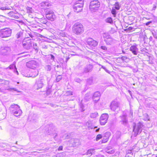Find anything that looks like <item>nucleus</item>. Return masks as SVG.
Wrapping results in <instances>:
<instances>
[{
  "label": "nucleus",
  "instance_id": "3c124183",
  "mask_svg": "<svg viewBox=\"0 0 157 157\" xmlns=\"http://www.w3.org/2000/svg\"><path fill=\"white\" fill-rule=\"evenodd\" d=\"M0 9L2 10H4L7 9H6L5 7H1L0 8Z\"/></svg>",
  "mask_w": 157,
  "mask_h": 157
},
{
  "label": "nucleus",
  "instance_id": "412c9836",
  "mask_svg": "<svg viewBox=\"0 0 157 157\" xmlns=\"http://www.w3.org/2000/svg\"><path fill=\"white\" fill-rule=\"evenodd\" d=\"M104 41L108 44H110L113 42L114 40L110 36L108 39H105Z\"/></svg>",
  "mask_w": 157,
  "mask_h": 157
},
{
  "label": "nucleus",
  "instance_id": "2eb2a0df",
  "mask_svg": "<svg viewBox=\"0 0 157 157\" xmlns=\"http://www.w3.org/2000/svg\"><path fill=\"white\" fill-rule=\"evenodd\" d=\"M22 45L23 47L27 49H30L31 47L32 46V44L31 41H29L28 42H26L24 43L23 42L22 43Z\"/></svg>",
  "mask_w": 157,
  "mask_h": 157
},
{
  "label": "nucleus",
  "instance_id": "c03bdc74",
  "mask_svg": "<svg viewBox=\"0 0 157 157\" xmlns=\"http://www.w3.org/2000/svg\"><path fill=\"white\" fill-rule=\"evenodd\" d=\"M74 142L75 143V145H78V144H77V143H78V140H74Z\"/></svg>",
  "mask_w": 157,
  "mask_h": 157
},
{
  "label": "nucleus",
  "instance_id": "0e129e2a",
  "mask_svg": "<svg viewBox=\"0 0 157 157\" xmlns=\"http://www.w3.org/2000/svg\"><path fill=\"white\" fill-rule=\"evenodd\" d=\"M2 92V90L1 88H0V92Z\"/></svg>",
  "mask_w": 157,
  "mask_h": 157
},
{
  "label": "nucleus",
  "instance_id": "6e6552de",
  "mask_svg": "<svg viewBox=\"0 0 157 157\" xmlns=\"http://www.w3.org/2000/svg\"><path fill=\"white\" fill-rule=\"evenodd\" d=\"M110 107L112 111L117 112L120 109V103L116 101H113L111 103Z\"/></svg>",
  "mask_w": 157,
  "mask_h": 157
},
{
  "label": "nucleus",
  "instance_id": "e2e57ef3",
  "mask_svg": "<svg viewBox=\"0 0 157 157\" xmlns=\"http://www.w3.org/2000/svg\"><path fill=\"white\" fill-rule=\"evenodd\" d=\"M12 89H13V90H14L15 91H16V90H15V89L14 88H12Z\"/></svg>",
  "mask_w": 157,
  "mask_h": 157
},
{
  "label": "nucleus",
  "instance_id": "ddd939ff",
  "mask_svg": "<svg viewBox=\"0 0 157 157\" xmlns=\"http://www.w3.org/2000/svg\"><path fill=\"white\" fill-rule=\"evenodd\" d=\"M88 44L90 46H96L98 44V42L92 38H88L87 40Z\"/></svg>",
  "mask_w": 157,
  "mask_h": 157
},
{
  "label": "nucleus",
  "instance_id": "69168bd1",
  "mask_svg": "<svg viewBox=\"0 0 157 157\" xmlns=\"http://www.w3.org/2000/svg\"><path fill=\"white\" fill-rule=\"evenodd\" d=\"M47 132H48V133H49L50 132L49 131H48H48H47Z\"/></svg>",
  "mask_w": 157,
  "mask_h": 157
},
{
  "label": "nucleus",
  "instance_id": "f704fd0d",
  "mask_svg": "<svg viewBox=\"0 0 157 157\" xmlns=\"http://www.w3.org/2000/svg\"><path fill=\"white\" fill-rule=\"evenodd\" d=\"M62 78V77L60 75H59L58 76L56 79V81L57 82H59L60 80Z\"/></svg>",
  "mask_w": 157,
  "mask_h": 157
},
{
  "label": "nucleus",
  "instance_id": "338daca9",
  "mask_svg": "<svg viewBox=\"0 0 157 157\" xmlns=\"http://www.w3.org/2000/svg\"><path fill=\"white\" fill-rule=\"evenodd\" d=\"M57 136V134H56V135L55 136V137H54V138H55V137H56Z\"/></svg>",
  "mask_w": 157,
  "mask_h": 157
},
{
  "label": "nucleus",
  "instance_id": "a18cd8bd",
  "mask_svg": "<svg viewBox=\"0 0 157 157\" xmlns=\"http://www.w3.org/2000/svg\"><path fill=\"white\" fill-rule=\"evenodd\" d=\"M34 73H35L34 74V75L33 76V77H35L37 76L38 74V71H36L35 72H34Z\"/></svg>",
  "mask_w": 157,
  "mask_h": 157
},
{
  "label": "nucleus",
  "instance_id": "09e8293b",
  "mask_svg": "<svg viewBox=\"0 0 157 157\" xmlns=\"http://www.w3.org/2000/svg\"><path fill=\"white\" fill-rule=\"evenodd\" d=\"M108 139L107 138L105 140H104V139L102 140V143H105L108 141Z\"/></svg>",
  "mask_w": 157,
  "mask_h": 157
},
{
  "label": "nucleus",
  "instance_id": "2f4dec72",
  "mask_svg": "<svg viewBox=\"0 0 157 157\" xmlns=\"http://www.w3.org/2000/svg\"><path fill=\"white\" fill-rule=\"evenodd\" d=\"M102 137V136L101 134H98V135L97 136L96 138V140L97 141L101 138Z\"/></svg>",
  "mask_w": 157,
  "mask_h": 157
},
{
  "label": "nucleus",
  "instance_id": "58836bf2",
  "mask_svg": "<svg viewBox=\"0 0 157 157\" xmlns=\"http://www.w3.org/2000/svg\"><path fill=\"white\" fill-rule=\"evenodd\" d=\"M52 91L51 89L49 88H48L46 91V94L47 95H49L51 93Z\"/></svg>",
  "mask_w": 157,
  "mask_h": 157
},
{
  "label": "nucleus",
  "instance_id": "f257e3e1",
  "mask_svg": "<svg viewBox=\"0 0 157 157\" xmlns=\"http://www.w3.org/2000/svg\"><path fill=\"white\" fill-rule=\"evenodd\" d=\"M72 31L74 33L77 35H80L84 31L83 26L82 24L79 22L74 24L72 26Z\"/></svg>",
  "mask_w": 157,
  "mask_h": 157
},
{
  "label": "nucleus",
  "instance_id": "72a5a7b5",
  "mask_svg": "<svg viewBox=\"0 0 157 157\" xmlns=\"http://www.w3.org/2000/svg\"><path fill=\"white\" fill-rule=\"evenodd\" d=\"M110 36V35H109L106 33H104L103 35V37L104 38H105V39H108Z\"/></svg>",
  "mask_w": 157,
  "mask_h": 157
},
{
  "label": "nucleus",
  "instance_id": "5fc2aeb1",
  "mask_svg": "<svg viewBox=\"0 0 157 157\" xmlns=\"http://www.w3.org/2000/svg\"><path fill=\"white\" fill-rule=\"evenodd\" d=\"M14 72L16 73L17 75H18V71L17 70V69H14Z\"/></svg>",
  "mask_w": 157,
  "mask_h": 157
},
{
  "label": "nucleus",
  "instance_id": "6e6d98bb",
  "mask_svg": "<svg viewBox=\"0 0 157 157\" xmlns=\"http://www.w3.org/2000/svg\"><path fill=\"white\" fill-rule=\"evenodd\" d=\"M97 157H105L103 155H98Z\"/></svg>",
  "mask_w": 157,
  "mask_h": 157
},
{
  "label": "nucleus",
  "instance_id": "774afa93",
  "mask_svg": "<svg viewBox=\"0 0 157 157\" xmlns=\"http://www.w3.org/2000/svg\"><path fill=\"white\" fill-rule=\"evenodd\" d=\"M33 115H34V116H36V115L35 114H34Z\"/></svg>",
  "mask_w": 157,
  "mask_h": 157
},
{
  "label": "nucleus",
  "instance_id": "13d9d810",
  "mask_svg": "<svg viewBox=\"0 0 157 157\" xmlns=\"http://www.w3.org/2000/svg\"><path fill=\"white\" fill-rule=\"evenodd\" d=\"M4 81H5L3 79H0V83H3L2 82Z\"/></svg>",
  "mask_w": 157,
  "mask_h": 157
},
{
  "label": "nucleus",
  "instance_id": "864d4df0",
  "mask_svg": "<svg viewBox=\"0 0 157 157\" xmlns=\"http://www.w3.org/2000/svg\"><path fill=\"white\" fill-rule=\"evenodd\" d=\"M105 71L107 72V73L110 74V72L109 71V70L108 69H104Z\"/></svg>",
  "mask_w": 157,
  "mask_h": 157
},
{
  "label": "nucleus",
  "instance_id": "052dcab7",
  "mask_svg": "<svg viewBox=\"0 0 157 157\" xmlns=\"http://www.w3.org/2000/svg\"><path fill=\"white\" fill-rule=\"evenodd\" d=\"M99 129L100 128H99L98 129H97L96 130V132H98L99 131Z\"/></svg>",
  "mask_w": 157,
  "mask_h": 157
},
{
  "label": "nucleus",
  "instance_id": "8fccbe9b",
  "mask_svg": "<svg viewBox=\"0 0 157 157\" xmlns=\"http://www.w3.org/2000/svg\"><path fill=\"white\" fill-rule=\"evenodd\" d=\"M151 23V21H149L146 23V25L147 26H148Z\"/></svg>",
  "mask_w": 157,
  "mask_h": 157
},
{
  "label": "nucleus",
  "instance_id": "7c9ffc66",
  "mask_svg": "<svg viewBox=\"0 0 157 157\" xmlns=\"http://www.w3.org/2000/svg\"><path fill=\"white\" fill-rule=\"evenodd\" d=\"M26 10H27V12L28 13H31L32 12L33 9L31 7H26Z\"/></svg>",
  "mask_w": 157,
  "mask_h": 157
},
{
  "label": "nucleus",
  "instance_id": "9b49d317",
  "mask_svg": "<svg viewBox=\"0 0 157 157\" xmlns=\"http://www.w3.org/2000/svg\"><path fill=\"white\" fill-rule=\"evenodd\" d=\"M120 118L121 119L120 121L121 123L124 125H126L128 123L127 115L125 114H124L121 116H120Z\"/></svg>",
  "mask_w": 157,
  "mask_h": 157
},
{
  "label": "nucleus",
  "instance_id": "5701e85b",
  "mask_svg": "<svg viewBox=\"0 0 157 157\" xmlns=\"http://www.w3.org/2000/svg\"><path fill=\"white\" fill-rule=\"evenodd\" d=\"M40 5L41 6H47L48 7L51 5V4L47 2H43L40 3Z\"/></svg>",
  "mask_w": 157,
  "mask_h": 157
},
{
  "label": "nucleus",
  "instance_id": "20e7f679",
  "mask_svg": "<svg viewBox=\"0 0 157 157\" xmlns=\"http://www.w3.org/2000/svg\"><path fill=\"white\" fill-rule=\"evenodd\" d=\"M83 1L82 0L77 1L73 6V8L75 12L77 13L81 12L83 6Z\"/></svg>",
  "mask_w": 157,
  "mask_h": 157
},
{
  "label": "nucleus",
  "instance_id": "7ed1b4c3",
  "mask_svg": "<svg viewBox=\"0 0 157 157\" xmlns=\"http://www.w3.org/2000/svg\"><path fill=\"white\" fill-rule=\"evenodd\" d=\"M100 6V3L98 0L91 1L89 6V9L92 12H94L98 10Z\"/></svg>",
  "mask_w": 157,
  "mask_h": 157
},
{
  "label": "nucleus",
  "instance_id": "ea45409f",
  "mask_svg": "<svg viewBox=\"0 0 157 157\" xmlns=\"http://www.w3.org/2000/svg\"><path fill=\"white\" fill-rule=\"evenodd\" d=\"M48 56H50V59L51 60L53 61H54L55 59V57L52 54H50V55H49Z\"/></svg>",
  "mask_w": 157,
  "mask_h": 157
},
{
  "label": "nucleus",
  "instance_id": "4468645a",
  "mask_svg": "<svg viewBox=\"0 0 157 157\" xmlns=\"http://www.w3.org/2000/svg\"><path fill=\"white\" fill-rule=\"evenodd\" d=\"M36 63V62L35 61H31L27 63L26 65L29 69H33V68H35L34 65H35Z\"/></svg>",
  "mask_w": 157,
  "mask_h": 157
},
{
  "label": "nucleus",
  "instance_id": "a878e982",
  "mask_svg": "<svg viewBox=\"0 0 157 157\" xmlns=\"http://www.w3.org/2000/svg\"><path fill=\"white\" fill-rule=\"evenodd\" d=\"M23 35V33L21 32H18L16 34V37L17 38H19L21 37Z\"/></svg>",
  "mask_w": 157,
  "mask_h": 157
},
{
  "label": "nucleus",
  "instance_id": "f03ea898",
  "mask_svg": "<svg viewBox=\"0 0 157 157\" xmlns=\"http://www.w3.org/2000/svg\"><path fill=\"white\" fill-rule=\"evenodd\" d=\"M10 113L16 117H18L22 114V111L17 104H13L9 107Z\"/></svg>",
  "mask_w": 157,
  "mask_h": 157
},
{
  "label": "nucleus",
  "instance_id": "4c0bfd02",
  "mask_svg": "<svg viewBox=\"0 0 157 157\" xmlns=\"http://www.w3.org/2000/svg\"><path fill=\"white\" fill-rule=\"evenodd\" d=\"M115 136H116V138L117 139H118L119 138L120 136V132H117L116 134L114 135Z\"/></svg>",
  "mask_w": 157,
  "mask_h": 157
},
{
  "label": "nucleus",
  "instance_id": "a19ab883",
  "mask_svg": "<svg viewBox=\"0 0 157 157\" xmlns=\"http://www.w3.org/2000/svg\"><path fill=\"white\" fill-rule=\"evenodd\" d=\"M52 125H48L47 128H48V130H50L51 132L52 131Z\"/></svg>",
  "mask_w": 157,
  "mask_h": 157
},
{
  "label": "nucleus",
  "instance_id": "423d86ee",
  "mask_svg": "<svg viewBox=\"0 0 157 157\" xmlns=\"http://www.w3.org/2000/svg\"><path fill=\"white\" fill-rule=\"evenodd\" d=\"M144 125L140 122H139L137 124H135L133 127V131L134 132V135L136 136L138 134H140L142 131Z\"/></svg>",
  "mask_w": 157,
  "mask_h": 157
},
{
  "label": "nucleus",
  "instance_id": "39448f33",
  "mask_svg": "<svg viewBox=\"0 0 157 157\" xmlns=\"http://www.w3.org/2000/svg\"><path fill=\"white\" fill-rule=\"evenodd\" d=\"M12 33L11 30L7 28L0 30V36L1 38H6L10 36Z\"/></svg>",
  "mask_w": 157,
  "mask_h": 157
},
{
  "label": "nucleus",
  "instance_id": "1a4fd4ad",
  "mask_svg": "<svg viewBox=\"0 0 157 157\" xmlns=\"http://www.w3.org/2000/svg\"><path fill=\"white\" fill-rule=\"evenodd\" d=\"M11 51L10 48L8 47H2L0 49L1 54L4 56L7 55Z\"/></svg>",
  "mask_w": 157,
  "mask_h": 157
},
{
  "label": "nucleus",
  "instance_id": "4be33fe9",
  "mask_svg": "<svg viewBox=\"0 0 157 157\" xmlns=\"http://www.w3.org/2000/svg\"><path fill=\"white\" fill-rule=\"evenodd\" d=\"M105 21L106 23H109L111 24H113V23L112 18L111 17H107L105 20Z\"/></svg>",
  "mask_w": 157,
  "mask_h": 157
},
{
  "label": "nucleus",
  "instance_id": "f8f14e48",
  "mask_svg": "<svg viewBox=\"0 0 157 157\" xmlns=\"http://www.w3.org/2000/svg\"><path fill=\"white\" fill-rule=\"evenodd\" d=\"M98 81L95 78L90 77L87 80V83L88 84L91 85L97 82Z\"/></svg>",
  "mask_w": 157,
  "mask_h": 157
},
{
  "label": "nucleus",
  "instance_id": "4d7b16f0",
  "mask_svg": "<svg viewBox=\"0 0 157 157\" xmlns=\"http://www.w3.org/2000/svg\"><path fill=\"white\" fill-rule=\"evenodd\" d=\"M89 71H90L89 69H85V72L87 73V72H89Z\"/></svg>",
  "mask_w": 157,
  "mask_h": 157
},
{
  "label": "nucleus",
  "instance_id": "cd10ccee",
  "mask_svg": "<svg viewBox=\"0 0 157 157\" xmlns=\"http://www.w3.org/2000/svg\"><path fill=\"white\" fill-rule=\"evenodd\" d=\"M98 115V113H93L90 114V117L92 118H94Z\"/></svg>",
  "mask_w": 157,
  "mask_h": 157
},
{
  "label": "nucleus",
  "instance_id": "e433bc0d",
  "mask_svg": "<svg viewBox=\"0 0 157 157\" xmlns=\"http://www.w3.org/2000/svg\"><path fill=\"white\" fill-rule=\"evenodd\" d=\"M65 95L66 96H70L72 95V92L71 91H67L65 94Z\"/></svg>",
  "mask_w": 157,
  "mask_h": 157
},
{
  "label": "nucleus",
  "instance_id": "de8ad7c7",
  "mask_svg": "<svg viewBox=\"0 0 157 157\" xmlns=\"http://www.w3.org/2000/svg\"><path fill=\"white\" fill-rule=\"evenodd\" d=\"M107 152L109 154H112V153H113L114 152V151L113 150H112L110 151H108V152Z\"/></svg>",
  "mask_w": 157,
  "mask_h": 157
},
{
  "label": "nucleus",
  "instance_id": "bf43d9fd",
  "mask_svg": "<svg viewBox=\"0 0 157 157\" xmlns=\"http://www.w3.org/2000/svg\"><path fill=\"white\" fill-rule=\"evenodd\" d=\"M138 71V69H133V71L134 72H137Z\"/></svg>",
  "mask_w": 157,
  "mask_h": 157
},
{
  "label": "nucleus",
  "instance_id": "680f3d73",
  "mask_svg": "<svg viewBox=\"0 0 157 157\" xmlns=\"http://www.w3.org/2000/svg\"><path fill=\"white\" fill-rule=\"evenodd\" d=\"M48 69H50V68L51 69V66L49 65H48Z\"/></svg>",
  "mask_w": 157,
  "mask_h": 157
},
{
  "label": "nucleus",
  "instance_id": "79ce46f5",
  "mask_svg": "<svg viewBox=\"0 0 157 157\" xmlns=\"http://www.w3.org/2000/svg\"><path fill=\"white\" fill-rule=\"evenodd\" d=\"M101 49L104 50H107V48L105 46H102L101 47Z\"/></svg>",
  "mask_w": 157,
  "mask_h": 157
},
{
  "label": "nucleus",
  "instance_id": "37998d69",
  "mask_svg": "<svg viewBox=\"0 0 157 157\" xmlns=\"http://www.w3.org/2000/svg\"><path fill=\"white\" fill-rule=\"evenodd\" d=\"M18 21V23L19 24V25H22L24 24V23L22 21Z\"/></svg>",
  "mask_w": 157,
  "mask_h": 157
},
{
  "label": "nucleus",
  "instance_id": "393cba45",
  "mask_svg": "<svg viewBox=\"0 0 157 157\" xmlns=\"http://www.w3.org/2000/svg\"><path fill=\"white\" fill-rule=\"evenodd\" d=\"M114 8L115 9L118 10L120 9V6L119 5V3L118 2H116L114 4Z\"/></svg>",
  "mask_w": 157,
  "mask_h": 157
},
{
  "label": "nucleus",
  "instance_id": "bb28decb",
  "mask_svg": "<svg viewBox=\"0 0 157 157\" xmlns=\"http://www.w3.org/2000/svg\"><path fill=\"white\" fill-rule=\"evenodd\" d=\"M33 48L36 51L38 52V48L37 46V44L36 43H33Z\"/></svg>",
  "mask_w": 157,
  "mask_h": 157
},
{
  "label": "nucleus",
  "instance_id": "a211bd4d",
  "mask_svg": "<svg viewBox=\"0 0 157 157\" xmlns=\"http://www.w3.org/2000/svg\"><path fill=\"white\" fill-rule=\"evenodd\" d=\"M36 84L38 87L37 88V90H38L40 88H42L43 85V80L40 79V80L36 82Z\"/></svg>",
  "mask_w": 157,
  "mask_h": 157
},
{
  "label": "nucleus",
  "instance_id": "b1692460",
  "mask_svg": "<svg viewBox=\"0 0 157 157\" xmlns=\"http://www.w3.org/2000/svg\"><path fill=\"white\" fill-rule=\"evenodd\" d=\"M8 15L10 17H13L15 18H18V16H15V13L13 12H10L8 13Z\"/></svg>",
  "mask_w": 157,
  "mask_h": 157
},
{
  "label": "nucleus",
  "instance_id": "603ef678",
  "mask_svg": "<svg viewBox=\"0 0 157 157\" xmlns=\"http://www.w3.org/2000/svg\"><path fill=\"white\" fill-rule=\"evenodd\" d=\"M93 99L94 101L95 102H97L98 101L95 100H96V99H97L96 98H93Z\"/></svg>",
  "mask_w": 157,
  "mask_h": 157
},
{
  "label": "nucleus",
  "instance_id": "0eeeda50",
  "mask_svg": "<svg viewBox=\"0 0 157 157\" xmlns=\"http://www.w3.org/2000/svg\"><path fill=\"white\" fill-rule=\"evenodd\" d=\"M46 18L51 21H54L56 19V16L53 11L50 10H47L45 12Z\"/></svg>",
  "mask_w": 157,
  "mask_h": 157
},
{
  "label": "nucleus",
  "instance_id": "aec40b11",
  "mask_svg": "<svg viewBox=\"0 0 157 157\" xmlns=\"http://www.w3.org/2000/svg\"><path fill=\"white\" fill-rule=\"evenodd\" d=\"M100 92L98 91H97L95 92L93 95V98H96L97 99L96 101H99L100 99Z\"/></svg>",
  "mask_w": 157,
  "mask_h": 157
},
{
  "label": "nucleus",
  "instance_id": "6ab92c4d",
  "mask_svg": "<svg viewBox=\"0 0 157 157\" xmlns=\"http://www.w3.org/2000/svg\"><path fill=\"white\" fill-rule=\"evenodd\" d=\"M85 126L88 127L89 129H92L94 128V126L92 124V122L90 121L86 122L85 124Z\"/></svg>",
  "mask_w": 157,
  "mask_h": 157
},
{
  "label": "nucleus",
  "instance_id": "49530a36",
  "mask_svg": "<svg viewBox=\"0 0 157 157\" xmlns=\"http://www.w3.org/2000/svg\"><path fill=\"white\" fill-rule=\"evenodd\" d=\"M63 150V147L62 146H60L58 149V151H62Z\"/></svg>",
  "mask_w": 157,
  "mask_h": 157
},
{
  "label": "nucleus",
  "instance_id": "c9c22d12",
  "mask_svg": "<svg viewBox=\"0 0 157 157\" xmlns=\"http://www.w3.org/2000/svg\"><path fill=\"white\" fill-rule=\"evenodd\" d=\"M121 59L123 61L125 62L127 61L128 60V58L126 56H122L121 57Z\"/></svg>",
  "mask_w": 157,
  "mask_h": 157
},
{
  "label": "nucleus",
  "instance_id": "c756f323",
  "mask_svg": "<svg viewBox=\"0 0 157 157\" xmlns=\"http://www.w3.org/2000/svg\"><path fill=\"white\" fill-rule=\"evenodd\" d=\"M9 67V69H17L14 63H13L10 65Z\"/></svg>",
  "mask_w": 157,
  "mask_h": 157
},
{
  "label": "nucleus",
  "instance_id": "473e14b6",
  "mask_svg": "<svg viewBox=\"0 0 157 157\" xmlns=\"http://www.w3.org/2000/svg\"><path fill=\"white\" fill-rule=\"evenodd\" d=\"M80 107V110L81 111H83L84 110L83 109L84 105L82 103V101L79 104Z\"/></svg>",
  "mask_w": 157,
  "mask_h": 157
},
{
  "label": "nucleus",
  "instance_id": "f3484780",
  "mask_svg": "<svg viewBox=\"0 0 157 157\" xmlns=\"http://www.w3.org/2000/svg\"><path fill=\"white\" fill-rule=\"evenodd\" d=\"M95 152V149L94 148H90L87 150V152L86 153V154L87 155H88L89 156H91L92 154H94Z\"/></svg>",
  "mask_w": 157,
  "mask_h": 157
},
{
  "label": "nucleus",
  "instance_id": "c85d7f7f",
  "mask_svg": "<svg viewBox=\"0 0 157 157\" xmlns=\"http://www.w3.org/2000/svg\"><path fill=\"white\" fill-rule=\"evenodd\" d=\"M111 13L113 15V17H115L116 15V11L115 9H112L111 11Z\"/></svg>",
  "mask_w": 157,
  "mask_h": 157
},
{
  "label": "nucleus",
  "instance_id": "9d476101",
  "mask_svg": "<svg viewBox=\"0 0 157 157\" xmlns=\"http://www.w3.org/2000/svg\"><path fill=\"white\" fill-rule=\"evenodd\" d=\"M109 117L108 115L106 113L103 114L100 119V124L101 125H104L107 122Z\"/></svg>",
  "mask_w": 157,
  "mask_h": 157
},
{
  "label": "nucleus",
  "instance_id": "dca6fc26",
  "mask_svg": "<svg viewBox=\"0 0 157 157\" xmlns=\"http://www.w3.org/2000/svg\"><path fill=\"white\" fill-rule=\"evenodd\" d=\"M130 50L134 55H137L138 49L136 46L135 45L131 46L130 48Z\"/></svg>",
  "mask_w": 157,
  "mask_h": 157
}]
</instances>
